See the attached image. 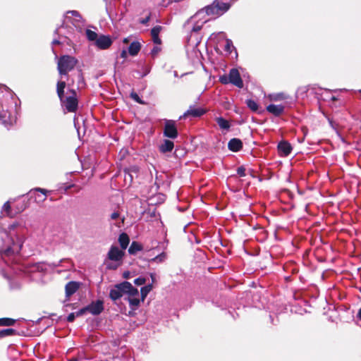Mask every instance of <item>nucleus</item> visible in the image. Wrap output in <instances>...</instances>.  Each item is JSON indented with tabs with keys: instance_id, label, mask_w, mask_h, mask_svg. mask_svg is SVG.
<instances>
[{
	"instance_id": "c9c22d12",
	"label": "nucleus",
	"mask_w": 361,
	"mask_h": 361,
	"mask_svg": "<svg viewBox=\"0 0 361 361\" xmlns=\"http://www.w3.org/2000/svg\"><path fill=\"white\" fill-rule=\"evenodd\" d=\"M10 209H11V205L9 202H6L4 203V204L2 207V210L5 211L7 213L8 216H12L10 214Z\"/></svg>"
},
{
	"instance_id": "ea45409f",
	"label": "nucleus",
	"mask_w": 361,
	"mask_h": 361,
	"mask_svg": "<svg viewBox=\"0 0 361 361\" xmlns=\"http://www.w3.org/2000/svg\"><path fill=\"white\" fill-rule=\"evenodd\" d=\"M87 312V311L86 307H85L79 310L78 311L75 312V314L76 317H78L82 316Z\"/></svg>"
},
{
	"instance_id": "bb28decb",
	"label": "nucleus",
	"mask_w": 361,
	"mask_h": 361,
	"mask_svg": "<svg viewBox=\"0 0 361 361\" xmlns=\"http://www.w3.org/2000/svg\"><path fill=\"white\" fill-rule=\"evenodd\" d=\"M216 123L219 125V126L223 130H228L230 128V124L228 121L222 117L217 118Z\"/></svg>"
},
{
	"instance_id": "2eb2a0df",
	"label": "nucleus",
	"mask_w": 361,
	"mask_h": 361,
	"mask_svg": "<svg viewBox=\"0 0 361 361\" xmlns=\"http://www.w3.org/2000/svg\"><path fill=\"white\" fill-rule=\"evenodd\" d=\"M49 192V191H48V190H47L45 189H42V188H35L33 190H31L30 191V194L31 196H32L33 193L40 192L41 194L35 195V200L37 203H42V202H44L46 200L47 195V193Z\"/></svg>"
},
{
	"instance_id": "f8f14e48",
	"label": "nucleus",
	"mask_w": 361,
	"mask_h": 361,
	"mask_svg": "<svg viewBox=\"0 0 361 361\" xmlns=\"http://www.w3.org/2000/svg\"><path fill=\"white\" fill-rule=\"evenodd\" d=\"M112 39L108 35H100L95 42L97 47L101 49H106L112 44Z\"/></svg>"
},
{
	"instance_id": "473e14b6",
	"label": "nucleus",
	"mask_w": 361,
	"mask_h": 361,
	"mask_svg": "<svg viewBox=\"0 0 361 361\" xmlns=\"http://www.w3.org/2000/svg\"><path fill=\"white\" fill-rule=\"evenodd\" d=\"M247 106L252 111H257L258 110V104L256 102L252 99H247L246 101Z\"/></svg>"
},
{
	"instance_id": "aec40b11",
	"label": "nucleus",
	"mask_w": 361,
	"mask_h": 361,
	"mask_svg": "<svg viewBox=\"0 0 361 361\" xmlns=\"http://www.w3.org/2000/svg\"><path fill=\"white\" fill-rule=\"evenodd\" d=\"M70 14L71 15L72 17H73V21L72 23L75 26H76L75 23H78L79 25L80 23H83V19H82L81 15L79 13L78 11H68L66 13V18H70L71 17L68 16Z\"/></svg>"
},
{
	"instance_id": "e433bc0d",
	"label": "nucleus",
	"mask_w": 361,
	"mask_h": 361,
	"mask_svg": "<svg viewBox=\"0 0 361 361\" xmlns=\"http://www.w3.org/2000/svg\"><path fill=\"white\" fill-rule=\"evenodd\" d=\"M146 282V279L144 277H138L135 279L134 283L137 286H141L145 284Z\"/></svg>"
},
{
	"instance_id": "72a5a7b5",
	"label": "nucleus",
	"mask_w": 361,
	"mask_h": 361,
	"mask_svg": "<svg viewBox=\"0 0 361 361\" xmlns=\"http://www.w3.org/2000/svg\"><path fill=\"white\" fill-rule=\"evenodd\" d=\"M166 259V255L165 253H161L157 256H156L155 257L152 258L151 259L152 262H157V263H160V262H162L165 260Z\"/></svg>"
},
{
	"instance_id": "6ab92c4d",
	"label": "nucleus",
	"mask_w": 361,
	"mask_h": 361,
	"mask_svg": "<svg viewBox=\"0 0 361 361\" xmlns=\"http://www.w3.org/2000/svg\"><path fill=\"white\" fill-rule=\"evenodd\" d=\"M228 147L232 152H238L243 147V142L238 138H233L228 142Z\"/></svg>"
},
{
	"instance_id": "20e7f679",
	"label": "nucleus",
	"mask_w": 361,
	"mask_h": 361,
	"mask_svg": "<svg viewBox=\"0 0 361 361\" xmlns=\"http://www.w3.org/2000/svg\"><path fill=\"white\" fill-rule=\"evenodd\" d=\"M125 251L116 245H112L104 260V264L108 269H116L123 263Z\"/></svg>"
},
{
	"instance_id": "f704fd0d",
	"label": "nucleus",
	"mask_w": 361,
	"mask_h": 361,
	"mask_svg": "<svg viewBox=\"0 0 361 361\" xmlns=\"http://www.w3.org/2000/svg\"><path fill=\"white\" fill-rule=\"evenodd\" d=\"M219 81L224 84L227 85L230 83L229 75H223L219 77Z\"/></svg>"
},
{
	"instance_id": "b1692460",
	"label": "nucleus",
	"mask_w": 361,
	"mask_h": 361,
	"mask_svg": "<svg viewBox=\"0 0 361 361\" xmlns=\"http://www.w3.org/2000/svg\"><path fill=\"white\" fill-rule=\"evenodd\" d=\"M118 242L121 247V250L124 251L127 248L130 242L128 235L126 233H122L118 237Z\"/></svg>"
},
{
	"instance_id": "c03bdc74",
	"label": "nucleus",
	"mask_w": 361,
	"mask_h": 361,
	"mask_svg": "<svg viewBox=\"0 0 361 361\" xmlns=\"http://www.w3.org/2000/svg\"><path fill=\"white\" fill-rule=\"evenodd\" d=\"M150 19V16H147L146 18L141 19L140 23L143 25H146Z\"/></svg>"
},
{
	"instance_id": "ddd939ff",
	"label": "nucleus",
	"mask_w": 361,
	"mask_h": 361,
	"mask_svg": "<svg viewBox=\"0 0 361 361\" xmlns=\"http://www.w3.org/2000/svg\"><path fill=\"white\" fill-rule=\"evenodd\" d=\"M206 111L201 107H196L195 106H190L189 109L185 111L183 116V117H192L197 118L202 116Z\"/></svg>"
},
{
	"instance_id": "3c124183",
	"label": "nucleus",
	"mask_w": 361,
	"mask_h": 361,
	"mask_svg": "<svg viewBox=\"0 0 361 361\" xmlns=\"http://www.w3.org/2000/svg\"><path fill=\"white\" fill-rule=\"evenodd\" d=\"M59 44H60V42H59L58 39H54V40L52 41V44H53V45Z\"/></svg>"
},
{
	"instance_id": "1a4fd4ad",
	"label": "nucleus",
	"mask_w": 361,
	"mask_h": 361,
	"mask_svg": "<svg viewBox=\"0 0 361 361\" xmlns=\"http://www.w3.org/2000/svg\"><path fill=\"white\" fill-rule=\"evenodd\" d=\"M0 119L3 125L7 128L13 126V125L16 122V116H12L11 113L7 111H3L0 113Z\"/></svg>"
},
{
	"instance_id": "864d4df0",
	"label": "nucleus",
	"mask_w": 361,
	"mask_h": 361,
	"mask_svg": "<svg viewBox=\"0 0 361 361\" xmlns=\"http://www.w3.org/2000/svg\"><path fill=\"white\" fill-rule=\"evenodd\" d=\"M0 89H4L6 90L7 87L5 85H0Z\"/></svg>"
},
{
	"instance_id": "58836bf2",
	"label": "nucleus",
	"mask_w": 361,
	"mask_h": 361,
	"mask_svg": "<svg viewBox=\"0 0 361 361\" xmlns=\"http://www.w3.org/2000/svg\"><path fill=\"white\" fill-rule=\"evenodd\" d=\"M114 7V5H113L111 2H110L109 5H106V11L108 12L109 16L115 13Z\"/></svg>"
},
{
	"instance_id": "5fc2aeb1",
	"label": "nucleus",
	"mask_w": 361,
	"mask_h": 361,
	"mask_svg": "<svg viewBox=\"0 0 361 361\" xmlns=\"http://www.w3.org/2000/svg\"><path fill=\"white\" fill-rule=\"evenodd\" d=\"M336 99H337V98L335 96H331V100L336 101Z\"/></svg>"
},
{
	"instance_id": "79ce46f5",
	"label": "nucleus",
	"mask_w": 361,
	"mask_h": 361,
	"mask_svg": "<svg viewBox=\"0 0 361 361\" xmlns=\"http://www.w3.org/2000/svg\"><path fill=\"white\" fill-rule=\"evenodd\" d=\"M160 47L158 46H155L153 47V49L151 50V54L152 56H155L160 51Z\"/></svg>"
},
{
	"instance_id": "f03ea898",
	"label": "nucleus",
	"mask_w": 361,
	"mask_h": 361,
	"mask_svg": "<svg viewBox=\"0 0 361 361\" xmlns=\"http://www.w3.org/2000/svg\"><path fill=\"white\" fill-rule=\"evenodd\" d=\"M230 6L228 3H221L219 0H214L212 4L198 11L192 17V21L195 23L192 31L195 32L200 31L205 23L211 18H216L223 15Z\"/></svg>"
},
{
	"instance_id": "4be33fe9",
	"label": "nucleus",
	"mask_w": 361,
	"mask_h": 361,
	"mask_svg": "<svg viewBox=\"0 0 361 361\" xmlns=\"http://www.w3.org/2000/svg\"><path fill=\"white\" fill-rule=\"evenodd\" d=\"M141 49V44L138 41H133L128 47V53L131 56H136Z\"/></svg>"
},
{
	"instance_id": "4c0bfd02",
	"label": "nucleus",
	"mask_w": 361,
	"mask_h": 361,
	"mask_svg": "<svg viewBox=\"0 0 361 361\" xmlns=\"http://www.w3.org/2000/svg\"><path fill=\"white\" fill-rule=\"evenodd\" d=\"M130 97L131 98L135 100V102H137V103L139 104H143L144 102L140 99L139 96L137 95V93L135 92H132L130 94Z\"/></svg>"
},
{
	"instance_id": "6e6d98bb",
	"label": "nucleus",
	"mask_w": 361,
	"mask_h": 361,
	"mask_svg": "<svg viewBox=\"0 0 361 361\" xmlns=\"http://www.w3.org/2000/svg\"><path fill=\"white\" fill-rule=\"evenodd\" d=\"M68 361H78V360L77 358H73L69 360Z\"/></svg>"
},
{
	"instance_id": "f257e3e1",
	"label": "nucleus",
	"mask_w": 361,
	"mask_h": 361,
	"mask_svg": "<svg viewBox=\"0 0 361 361\" xmlns=\"http://www.w3.org/2000/svg\"><path fill=\"white\" fill-rule=\"evenodd\" d=\"M4 235L7 238V243H4V245L0 248V270L3 276L10 280V269L15 273L17 271H23L26 274L30 275L32 280H36L35 275H41V273L45 269L44 264L42 262L36 263L30 266H25L19 264L18 253L21 250L23 243L21 240L17 239L15 242L11 236H9L7 232H4Z\"/></svg>"
},
{
	"instance_id": "8fccbe9b",
	"label": "nucleus",
	"mask_w": 361,
	"mask_h": 361,
	"mask_svg": "<svg viewBox=\"0 0 361 361\" xmlns=\"http://www.w3.org/2000/svg\"><path fill=\"white\" fill-rule=\"evenodd\" d=\"M123 42L124 44H128L130 42V37H126L123 39Z\"/></svg>"
},
{
	"instance_id": "c756f323",
	"label": "nucleus",
	"mask_w": 361,
	"mask_h": 361,
	"mask_svg": "<svg viewBox=\"0 0 361 361\" xmlns=\"http://www.w3.org/2000/svg\"><path fill=\"white\" fill-rule=\"evenodd\" d=\"M16 331L13 329H6L0 331V338H4L16 334Z\"/></svg>"
},
{
	"instance_id": "393cba45",
	"label": "nucleus",
	"mask_w": 361,
	"mask_h": 361,
	"mask_svg": "<svg viewBox=\"0 0 361 361\" xmlns=\"http://www.w3.org/2000/svg\"><path fill=\"white\" fill-rule=\"evenodd\" d=\"M110 218L111 220L114 221L119 220V221L115 223V225L118 227H121V225L123 224L124 217H120V212L118 211L113 212L110 215Z\"/></svg>"
},
{
	"instance_id": "37998d69",
	"label": "nucleus",
	"mask_w": 361,
	"mask_h": 361,
	"mask_svg": "<svg viewBox=\"0 0 361 361\" xmlns=\"http://www.w3.org/2000/svg\"><path fill=\"white\" fill-rule=\"evenodd\" d=\"M75 317H76V316H75V312H72V313L69 314L68 316L67 317V321L68 322H73Z\"/></svg>"
},
{
	"instance_id": "7ed1b4c3",
	"label": "nucleus",
	"mask_w": 361,
	"mask_h": 361,
	"mask_svg": "<svg viewBox=\"0 0 361 361\" xmlns=\"http://www.w3.org/2000/svg\"><path fill=\"white\" fill-rule=\"evenodd\" d=\"M66 82L59 80L56 85V92L60 99L61 106L63 109L68 112H75L78 106V100L75 90L69 89L67 92L68 95H64V89Z\"/></svg>"
},
{
	"instance_id": "5701e85b",
	"label": "nucleus",
	"mask_w": 361,
	"mask_h": 361,
	"mask_svg": "<svg viewBox=\"0 0 361 361\" xmlns=\"http://www.w3.org/2000/svg\"><path fill=\"white\" fill-rule=\"evenodd\" d=\"M174 144L172 141L164 140V142L159 146V150L162 153L171 152L173 149Z\"/></svg>"
},
{
	"instance_id": "a19ab883",
	"label": "nucleus",
	"mask_w": 361,
	"mask_h": 361,
	"mask_svg": "<svg viewBox=\"0 0 361 361\" xmlns=\"http://www.w3.org/2000/svg\"><path fill=\"white\" fill-rule=\"evenodd\" d=\"M237 173L240 177H243L245 176V169L243 166L238 167L237 169Z\"/></svg>"
},
{
	"instance_id": "49530a36",
	"label": "nucleus",
	"mask_w": 361,
	"mask_h": 361,
	"mask_svg": "<svg viewBox=\"0 0 361 361\" xmlns=\"http://www.w3.org/2000/svg\"><path fill=\"white\" fill-rule=\"evenodd\" d=\"M18 226V224L17 223H15V224H11L10 226H9V231L10 232L13 230H14L17 226Z\"/></svg>"
},
{
	"instance_id": "cd10ccee",
	"label": "nucleus",
	"mask_w": 361,
	"mask_h": 361,
	"mask_svg": "<svg viewBox=\"0 0 361 361\" xmlns=\"http://www.w3.org/2000/svg\"><path fill=\"white\" fill-rule=\"evenodd\" d=\"M152 290V284L149 283L141 288V298L142 301H144L148 293Z\"/></svg>"
},
{
	"instance_id": "c85d7f7f",
	"label": "nucleus",
	"mask_w": 361,
	"mask_h": 361,
	"mask_svg": "<svg viewBox=\"0 0 361 361\" xmlns=\"http://www.w3.org/2000/svg\"><path fill=\"white\" fill-rule=\"evenodd\" d=\"M269 98L272 101H281L287 99V96L284 93H276L269 95Z\"/></svg>"
},
{
	"instance_id": "a18cd8bd",
	"label": "nucleus",
	"mask_w": 361,
	"mask_h": 361,
	"mask_svg": "<svg viewBox=\"0 0 361 361\" xmlns=\"http://www.w3.org/2000/svg\"><path fill=\"white\" fill-rule=\"evenodd\" d=\"M127 55H128L127 51L125 49L122 50V51L121 53V57L123 59H126L127 57Z\"/></svg>"
},
{
	"instance_id": "6e6552de",
	"label": "nucleus",
	"mask_w": 361,
	"mask_h": 361,
	"mask_svg": "<svg viewBox=\"0 0 361 361\" xmlns=\"http://www.w3.org/2000/svg\"><path fill=\"white\" fill-rule=\"evenodd\" d=\"M229 79L230 83L236 86L238 88H242L243 87V82L240 77V74L238 69L232 68L229 71Z\"/></svg>"
},
{
	"instance_id": "de8ad7c7",
	"label": "nucleus",
	"mask_w": 361,
	"mask_h": 361,
	"mask_svg": "<svg viewBox=\"0 0 361 361\" xmlns=\"http://www.w3.org/2000/svg\"><path fill=\"white\" fill-rule=\"evenodd\" d=\"M128 177L129 178L130 180L131 181L133 179L132 175L130 174L129 173H126L125 179L126 180L128 178Z\"/></svg>"
},
{
	"instance_id": "dca6fc26",
	"label": "nucleus",
	"mask_w": 361,
	"mask_h": 361,
	"mask_svg": "<svg viewBox=\"0 0 361 361\" xmlns=\"http://www.w3.org/2000/svg\"><path fill=\"white\" fill-rule=\"evenodd\" d=\"M278 151L281 157H287L292 151V147L288 142L282 141L278 145Z\"/></svg>"
},
{
	"instance_id": "a211bd4d",
	"label": "nucleus",
	"mask_w": 361,
	"mask_h": 361,
	"mask_svg": "<svg viewBox=\"0 0 361 361\" xmlns=\"http://www.w3.org/2000/svg\"><path fill=\"white\" fill-rule=\"evenodd\" d=\"M267 111L275 116H279L284 111V106L281 104H269L267 106Z\"/></svg>"
},
{
	"instance_id": "f3484780",
	"label": "nucleus",
	"mask_w": 361,
	"mask_h": 361,
	"mask_svg": "<svg viewBox=\"0 0 361 361\" xmlns=\"http://www.w3.org/2000/svg\"><path fill=\"white\" fill-rule=\"evenodd\" d=\"M128 298H126L129 302L130 307L133 310H136L140 305V300L139 299V292L137 289V293L130 295L127 293Z\"/></svg>"
},
{
	"instance_id": "9b49d317",
	"label": "nucleus",
	"mask_w": 361,
	"mask_h": 361,
	"mask_svg": "<svg viewBox=\"0 0 361 361\" xmlns=\"http://www.w3.org/2000/svg\"><path fill=\"white\" fill-rule=\"evenodd\" d=\"M217 37L219 39H225L224 50L226 53L231 54L233 49H234L233 42L229 39H226V34L223 32L213 33L211 35V39H214Z\"/></svg>"
},
{
	"instance_id": "9d476101",
	"label": "nucleus",
	"mask_w": 361,
	"mask_h": 361,
	"mask_svg": "<svg viewBox=\"0 0 361 361\" xmlns=\"http://www.w3.org/2000/svg\"><path fill=\"white\" fill-rule=\"evenodd\" d=\"M86 309L92 315H98L104 310V302L98 300L86 306Z\"/></svg>"
},
{
	"instance_id": "0eeeda50",
	"label": "nucleus",
	"mask_w": 361,
	"mask_h": 361,
	"mask_svg": "<svg viewBox=\"0 0 361 361\" xmlns=\"http://www.w3.org/2000/svg\"><path fill=\"white\" fill-rule=\"evenodd\" d=\"M164 135L171 139H175L177 137L178 130L174 121L167 120L165 122Z\"/></svg>"
},
{
	"instance_id": "09e8293b",
	"label": "nucleus",
	"mask_w": 361,
	"mask_h": 361,
	"mask_svg": "<svg viewBox=\"0 0 361 361\" xmlns=\"http://www.w3.org/2000/svg\"><path fill=\"white\" fill-rule=\"evenodd\" d=\"M150 277L152 279V284L155 281V274H150Z\"/></svg>"
},
{
	"instance_id": "423d86ee",
	"label": "nucleus",
	"mask_w": 361,
	"mask_h": 361,
	"mask_svg": "<svg viewBox=\"0 0 361 361\" xmlns=\"http://www.w3.org/2000/svg\"><path fill=\"white\" fill-rule=\"evenodd\" d=\"M77 62V59L73 56L68 55L61 56L57 63V69L61 78L63 75H67L68 73L75 68Z\"/></svg>"
},
{
	"instance_id": "2f4dec72",
	"label": "nucleus",
	"mask_w": 361,
	"mask_h": 361,
	"mask_svg": "<svg viewBox=\"0 0 361 361\" xmlns=\"http://www.w3.org/2000/svg\"><path fill=\"white\" fill-rule=\"evenodd\" d=\"M86 36L90 41H95L97 39V34L91 30H86Z\"/></svg>"
},
{
	"instance_id": "412c9836",
	"label": "nucleus",
	"mask_w": 361,
	"mask_h": 361,
	"mask_svg": "<svg viewBox=\"0 0 361 361\" xmlns=\"http://www.w3.org/2000/svg\"><path fill=\"white\" fill-rule=\"evenodd\" d=\"M161 30H162V27L160 25H157L151 30V35L152 37V40H153L154 43L156 44H161V39L159 37V35Z\"/></svg>"
},
{
	"instance_id": "7c9ffc66",
	"label": "nucleus",
	"mask_w": 361,
	"mask_h": 361,
	"mask_svg": "<svg viewBox=\"0 0 361 361\" xmlns=\"http://www.w3.org/2000/svg\"><path fill=\"white\" fill-rule=\"evenodd\" d=\"M16 320L11 318H1L0 319V326H12L15 324Z\"/></svg>"
},
{
	"instance_id": "4468645a",
	"label": "nucleus",
	"mask_w": 361,
	"mask_h": 361,
	"mask_svg": "<svg viewBox=\"0 0 361 361\" xmlns=\"http://www.w3.org/2000/svg\"><path fill=\"white\" fill-rule=\"evenodd\" d=\"M80 288V283L76 281H70L65 286L66 301L69 300L70 297L73 295Z\"/></svg>"
},
{
	"instance_id": "603ef678",
	"label": "nucleus",
	"mask_w": 361,
	"mask_h": 361,
	"mask_svg": "<svg viewBox=\"0 0 361 361\" xmlns=\"http://www.w3.org/2000/svg\"><path fill=\"white\" fill-rule=\"evenodd\" d=\"M357 317L361 320V308L358 311Z\"/></svg>"
},
{
	"instance_id": "a878e982",
	"label": "nucleus",
	"mask_w": 361,
	"mask_h": 361,
	"mask_svg": "<svg viewBox=\"0 0 361 361\" xmlns=\"http://www.w3.org/2000/svg\"><path fill=\"white\" fill-rule=\"evenodd\" d=\"M142 250V245L137 242L133 241L131 243V245L128 249V252L130 254L134 255L136 252H137L138 251H141Z\"/></svg>"
},
{
	"instance_id": "39448f33",
	"label": "nucleus",
	"mask_w": 361,
	"mask_h": 361,
	"mask_svg": "<svg viewBox=\"0 0 361 361\" xmlns=\"http://www.w3.org/2000/svg\"><path fill=\"white\" fill-rule=\"evenodd\" d=\"M127 293H130V295L136 294L137 288L133 287L130 283L124 281L116 285L111 289L109 297L112 300L116 301L124 295H127Z\"/></svg>"
}]
</instances>
